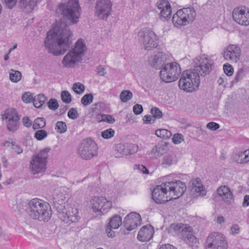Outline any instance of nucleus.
<instances>
[{
	"mask_svg": "<svg viewBox=\"0 0 249 249\" xmlns=\"http://www.w3.org/2000/svg\"><path fill=\"white\" fill-rule=\"evenodd\" d=\"M194 69L184 71L178 81L179 89L186 92L197 90L200 84V75H206L211 71L213 62L205 57L194 60Z\"/></svg>",
	"mask_w": 249,
	"mask_h": 249,
	"instance_id": "1",
	"label": "nucleus"
},
{
	"mask_svg": "<svg viewBox=\"0 0 249 249\" xmlns=\"http://www.w3.org/2000/svg\"><path fill=\"white\" fill-rule=\"evenodd\" d=\"M73 34L64 22L53 24L52 29L48 32V39L51 36L52 41L48 42L49 52L54 55L64 54L70 48Z\"/></svg>",
	"mask_w": 249,
	"mask_h": 249,
	"instance_id": "2",
	"label": "nucleus"
},
{
	"mask_svg": "<svg viewBox=\"0 0 249 249\" xmlns=\"http://www.w3.org/2000/svg\"><path fill=\"white\" fill-rule=\"evenodd\" d=\"M71 24H76L81 17V8L78 0H62L56 9Z\"/></svg>",
	"mask_w": 249,
	"mask_h": 249,
	"instance_id": "3",
	"label": "nucleus"
},
{
	"mask_svg": "<svg viewBox=\"0 0 249 249\" xmlns=\"http://www.w3.org/2000/svg\"><path fill=\"white\" fill-rule=\"evenodd\" d=\"M136 39L145 50H151L158 45L156 34L150 29L142 28L137 34Z\"/></svg>",
	"mask_w": 249,
	"mask_h": 249,
	"instance_id": "4",
	"label": "nucleus"
},
{
	"mask_svg": "<svg viewBox=\"0 0 249 249\" xmlns=\"http://www.w3.org/2000/svg\"><path fill=\"white\" fill-rule=\"evenodd\" d=\"M112 202L104 196H93L89 202L90 210L97 215L107 213L112 208Z\"/></svg>",
	"mask_w": 249,
	"mask_h": 249,
	"instance_id": "5",
	"label": "nucleus"
},
{
	"mask_svg": "<svg viewBox=\"0 0 249 249\" xmlns=\"http://www.w3.org/2000/svg\"><path fill=\"white\" fill-rule=\"evenodd\" d=\"M28 214L29 217L39 221H44L46 218V206L45 202L37 198L32 199L29 203Z\"/></svg>",
	"mask_w": 249,
	"mask_h": 249,
	"instance_id": "6",
	"label": "nucleus"
},
{
	"mask_svg": "<svg viewBox=\"0 0 249 249\" xmlns=\"http://www.w3.org/2000/svg\"><path fill=\"white\" fill-rule=\"evenodd\" d=\"M181 72L180 67L177 63H167L161 68L160 77L165 82H172L178 78Z\"/></svg>",
	"mask_w": 249,
	"mask_h": 249,
	"instance_id": "7",
	"label": "nucleus"
},
{
	"mask_svg": "<svg viewBox=\"0 0 249 249\" xmlns=\"http://www.w3.org/2000/svg\"><path fill=\"white\" fill-rule=\"evenodd\" d=\"M196 17V12L193 8H183L178 10L172 18V22L175 26H185L192 22Z\"/></svg>",
	"mask_w": 249,
	"mask_h": 249,
	"instance_id": "8",
	"label": "nucleus"
},
{
	"mask_svg": "<svg viewBox=\"0 0 249 249\" xmlns=\"http://www.w3.org/2000/svg\"><path fill=\"white\" fill-rule=\"evenodd\" d=\"M171 229L178 232L180 237L192 248L194 244L196 245L198 243L197 239L193 234L192 228L190 226L181 223L173 224L171 225Z\"/></svg>",
	"mask_w": 249,
	"mask_h": 249,
	"instance_id": "9",
	"label": "nucleus"
},
{
	"mask_svg": "<svg viewBox=\"0 0 249 249\" xmlns=\"http://www.w3.org/2000/svg\"><path fill=\"white\" fill-rule=\"evenodd\" d=\"M78 154L84 160L92 159L97 155L96 143L90 138L84 140L79 146Z\"/></svg>",
	"mask_w": 249,
	"mask_h": 249,
	"instance_id": "10",
	"label": "nucleus"
},
{
	"mask_svg": "<svg viewBox=\"0 0 249 249\" xmlns=\"http://www.w3.org/2000/svg\"><path fill=\"white\" fill-rule=\"evenodd\" d=\"M112 3L110 0H97L94 7V15L100 19L107 20L111 14Z\"/></svg>",
	"mask_w": 249,
	"mask_h": 249,
	"instance_id": "11",
	"label": "nucleus"
},
{
	"mask_svg": "<svg viewBox=\"0 0 249 249\" xmlns=\"http://www.w3.org/2000/svg\"><path fill=\"white\" fill-rule=\"evenodd\" d=\"M47 160V150L44 149L33 157L31 161L30 169L32 174H36L45 171Z\"/></svg>",
	"mask_w": 249,
	"mask_h": 249,
	"instance_id": "12",
	"label": "nucleus"
},
{
	"mask_svg": "<svg viewBox=\"0 0 249 249\" xmlns=\"http://www.w3.org/2000/svg\"><path fill=\"white\" fill-rule=\"evenodd\" d=\"M71 196V191L67 187L61 186L55 189L53 194L55 208H61V206L66 205Z\"/></svg>",
	"mask_w": 249,
	"mask_h": 249,
	"instance_id": "13",
	"label": "nucleus"
},
{
	"mask_svg": "<svg viewBox=\"0 0 249 249\" xmlns=\"http://www.w3.org/2000/svg\"><path fill=\"white\" fill-rule=\"evenodd\" d=\"M165 184L170 200L177 199L181 196L186 190L185 183L180 180L165 182Z\"/></svg>",
	"mask_w": 249,
	"mask_h": 249,
	"instance_id": "14",
	"label": "nucleus"
},
{
	"mask_svg": "<svg viewBox=\"0 0 249 249\" xmlns=\"http://www.w3.org/2000/svg\"><path fill=\"white\" fill-rule=\"evenodd\" d=\"M61 208H56L59 213V217L62 221L67 224L76 222L79 219L77 210L68 204L61 206Z\"/></svg>",
	"mask_w": 249,
	"mask_h": 249,
	"instance_id": "15",
	"label": "nucleus"
},
{
	"mask_svg": "<svg viewBox=\"0 0 249 249\" xmlns=\"http://www.w3.org/2000/svg\"><path fill=\"white\" fill-rule=\"evenodd\" d=\"M207 249H227L225 236L221 233L213 232L207 240Z\"/></svg>",
	"mask_w": 249,
	"mask_h": 249,
	"instance_id": "16",
	"label": "nucleus"
},
{
	"mask_svg": "<svg viewBox=\"0 0 249 249\" xmlns=\"http://www.w3.org/2000/svg\"><path fill=\"white\" fill-rule=\"evenodd\" d=\"M233 20L243 25H249V9L245 6H238L233 9L232 13Z\"/></svg>",
	"mask_w": 249,
	"mask_h": 249,
	"instance_id": "17",
	"label": "nucleus"
},
{
	"mask_svg": "<svg viewBox=\"0 0 249 249\" xmlns=\"http://www.w3.org/2000/svg\"><path fill=\"white\" fill-rule=\"evenodd\" d=\"M168 193L165 182L162 183L154 189L152 194V198L157 203H163L170 200Z\"/></svg>",
	"mask_w": 249,
	"mask_h": 249,
	"instance_id": "18",
	"label": "nucleus"
},
{
	"mask_svg": "<svg viewBox=\"0 0 249 249\" xmlns=\"http://www.w3.org/2000/svg\"><path fill=\"white\" fill-rule=\"evenodd\" d=\"M241 55V50L236 45L228 46L224 52V57L226 60L231 63L237 62Z\"/></svg>",
	"mask_w": 249,
	"mask_h": 249,
	"instance_id": "19",
	"label": "nucleus"
},
{
	"mask_svg": "<svg viewBox=\"0 0 249 249\" xmlns=\"http://www.w3.org/2000/svg\"><path fill=\"white\" fill-rule=\"evenodd\" d=\"M82 60V59L80 57L70 50L63 57L61 64L64 68H72Z\"/></svg>",
	"mask_w": 249,
	"mask_h": 249,
	"instance_id": "20",
	"label": "nucleus"
},
{
	"mask_svg": "<svg viewBox=\"0 0 249 249\" xmlns=\"http://www.w3.org/2000/svg\"><path fill=\"white\" fill-rule=\"evenodd\" d=\"M141 223L140 215L136 213L128 214L124 218V224L127 231H131L137 228Z\"/></svg>",
	"mask_w": 249,
	"mask_h": 249,
	"instance_id": "21",
	"label": "nucleus"
},
{
	"mask_svg": "<svg viewBox=\"0 0 249 249\" xmlns=\"http://www.w3.org/2000/svg\"><path fill=\"white\" fill-rule=\"evenodd\" d=\"M167 60L166 54L163 52H158L148 58L149 64L153 68L159 69L162 68Z\"/></svg>",
	"mask_w": 249,
	"mask_h": 249,
	"instance_id": "22",
	"label": "nucleus"
},
{
	"mask_svg": "<svg viewBox=\"0 0 249 249\" xmlns=\"http://www.w3.org/2000/svg\"><path fill=\"white\" fill-rule=\"evenodd\" d=\"M157 6L160 10V18L166 20L171 15V9L169 2L167 0H160L157 2Z\"/></svg>",
	"mask_w": 249,
	"mask_h": 249,
	"instance_id": "23",
	"label": "nucleus"
},
{
	"mask_svg": "<svg viewBox=\"0 0 249 249\" xmlns=\"http://www.w3.org/2000/svg\"><path fill=\"white\" fill-rule=\"evenodd\" d=\"M217 192L226 204L229 205L234 202L233 196L228 186L224 185L219 187Z\"/></svg>",
	"mask_w": 249,
	"mask_h": 249,
	"instance_id": "24",
	"label": "nucleus"
},
{
	"mask_svg": "<svg viewBox=\"0 0 249 249\" xmlns=\"http://www.w3.org/2000/svg\"><path fill=\"white\" fill-rule=\"evenodd\" d=\"M167 150V143L160 142L156 144L151 150L149 155L153 159H157L162 156Z\"/></svg>",
	"mask_w": 249,
	"mask_h": 249,
	"instance_id": "25",
	"label": "nucleus"
},
{
	"mask_svg": "<svg viewBox=\"0 0 249 249\" xmlns=\"http://www.w3.org/2000/svg\"><path fill=\"white\" fill-rule=\"evenodd\" d=\"M154 233V229L151 225L144 226L139 231L138 239L142 242L148 241L152 238Z\"/></svg>",
	"mask_w": 249,
	"mask_h": 249,
	"instance_id": "26",
	"label": "nucleus"
},
{
	"mask_svg": "<svg viewBox=\"0 0 249 249\" xmlns=\"http://www.w3.org/2000/svg\"><path fill=\"white\" fill-rule=\"evenodd\" d=\"M71 50L83 59V57L87 52V47L85 41L82 38H79L75 43L74 47Z\"/></svg>",
	"mask_w": 249,
	"mask_h": 249,
	"instance_id": "27",
	"label": "nucleus"
},
{
	"mask_svg": "<svg viewBox=\"0 0 249 249\" xmlns=\"http://www.w3.org/2000/svg\"><path fill=\"white\" fill-rule=\"evenodd\" d=\"M118 148H119L118 150L124 155L134 154L138 151L139 148L138 145L134 144H129L126 146L123 144H119Z\"/></svg>",
	"mask_w": 249,
	"mask_h": 249,
	"instance_id": "28",
	"label": "nucleus"
},
{
	"mask_svg": "<svg viewBox=\"0 0 249 249\" xmlns=\"http://www.w3.org/2000/svg\"><path fill=\"white\" fill-rule=\"evenodd\" d=\"M177 162L176 156L174 154H169L163 157L161 165L163 168H167Z\"/></svg>",
	"mask_w": 249,
	"mask_h": 249,
	"instance_id": "29",
	"label": "nucleus"
},
{
	"mask_svg": "<svg viewBox=\"0 0 249 249\" xmlns=\"http://www.w3.org/2000/svg\"><path fill=\"white\" fill-rule=\"evenodd\" d=\"M192 191L199 193L200 195L204 196L205 194V192L204 190V188L201 184V180L198 178H195L192 180Z\"/></svg>",
	"mask_w": 249,
	"mask_h": 249,
	"instance_id": "30",
	"label": "nucleus"
},
{
	"mask_svg": "<svg viewBox=\"0 0 249 249\" xmlns=\"http://www.w3.org/2000/svg\"><path fill=\"white\" fill-rule=\"evenodd\" d=\"M37 1V0H19L21 6L27 13H29L33 10Z\"/></svg>",
	"mask_w": 249,
	"mask_h": 249,
	"instance_id": "31",
	"label": "nucleus"
},
{
	"mask_svg": "<svg viewBox=\"0 0 249 249\" xmlns=\"http://www.w3.org/2000/svg\"><path fill=\"white\" fill-rule=\"evenodd\" d=\"M235 160L239 163H246L249 161V149L238 152L235 157Z\"/></svg>",
	"mask_w": 249,
	"mask_h": 249,
	"instance_id": "32",
	"label": "nucleus"
},
{
	"mask_svg": "<svg viewBox=\"0 0 249 249\" xmlns=\"http://www.w3.org/2000/svg\"><path fill=\"white\" fill-rule=\"evenodd\" d=\"M2 118L8 120H19V116L16 109L13 108L7 109L2 116Z\"/></svg>",
	"mask_w": 249,
	"mask_h": 249,
	"instance_id": "33",
	"label": "nucleus"
},
{
	"mask_svg": "<svg viewBox=\"0 0 249 249\" xmlns=\"http://www.w3.org/2000/svg\"><path fill=\"white\" fill-rule=\"evenodd\" d=\"M109 223L107 226L113 229H117L121 226L122 221V218L119 215H115L108 219Z\"/></svg>",
	"mask_w": 249,
	"mask_h": 249,
	"instance_id": "34",
	"label": "nucleus"
},
{
	"mask_svg": "<svg viewBox=\"0 0 249 249\" xmlns=\"http://www.w3.org/2000/svg\"><path fill=\"white\" fill-rule=\"evenodd\" d=\"M155 134L157 137L164 139H169L172 136L171 132L165 129L157 130Z\"/></svg>",
	"mask_w": 249,
	"mask_h": 249,
	"instance_id": "35",
	"label": "nucleus"
},
{
	"mask_svg": "<svg viewBox=\"0 0 249 249\" xmlns=\"http://www.w3.org/2000/svg\"><path fill=\"white\" fill-rule=\"evenodd\" d=\"M46 97L43 94H38L35 97L33 101V104L36 108L40 107L45 103Z\"/></svg>",
	"mask_w": 249,
	"mask_h": 249,
	"instance_id": "36",
	"label": "nucleus"
},
{
	"mask_svg": "<svg viewBox=\"0 0 249 249\" xmlns=\"http://www.w3.org/2000/svg\"><path fill=\"white\" fill-rule=\"evenodd\" d=\"M19 120H8L6 121V126L9 131L15 132L18 129Z\"/></svg>",
	"mask_w": 249,
	"mask_h": 249,
	"instance_id": "37",
	"label": "nucleus"
},
{
	"mask_svg": "<svg viewBox=\"0 0 249 249\" xmlns=\"http://www.w3.org/2000/svg\"><path fill=\"white\" fill-rule=\"evenodd\" d=\"M21 74L20 71L14 70H11L10 73V79L12 82L17 83L21 78Z\"/></svg>",
	"mask_w": 249,
	"mask_h": 249,
	"instance_id": "38",
	"label": "nucleus"
},
{
	"mask_svg": "<svg viewBox=\"0 0 249 249\" xmlns=\"http://www.w3.org/2000/svg\"><path fill=\"white\" fill-rule=\"evenodd\" d=\"M132 96V93L130 91L125 90L121 92L120 95V98L122 102H126L130 100Z\"/></svg>",
	"mask_w": 249,
	"mask_h": 249,
	"instance_id": "39",
	"label": "nucleus"
},
{
	"mask_svg": "<svg viewBox=\"0 0 249 249\" xmlns=\"http://www.w3.org/2000/svg\"><path fill=\"white\" fill-rule=\"evenodd\" d=\"M45 125V120L43 118H38L35 120L33 124V127L34 129H37L43 128Z\"/></svg>",
	"mask_w": 249,
	"mask_h": 249,
	"instance_id": "40",
	"label": "nucleus"
},
{
	"mask_svg": "<svg viewBox=\"0 0 249 249\" xmlns=\"http://www.w3.org/2000/svg\"><path fill=\"white\" fill-rule=\"evenodd\" d=\"M61 98L62 101L66 104H70L72 100L71 96L67 90H64L61 92Z\"/></svg>",
	"mask_w": 249,
	"mask_h": 249,
	"instance_id": "41",
	"label": "nucleus"
},
{
	"mask_svg": "<svg viewBox=\"0 0 249 249\" xmlns=\"http://www.w3.org/2000/svg\"><path fill=\"white\" fill-rule=\"evenodd\" d=\"M55 129L59 133H63L67 131V126L65 122L59 121L56 124Z\"/></svg>",
	"mask_w": 249,
	"mask_h": 249,
	"instance_id": "42",
	"label": "nucleus"
},
{
	"mask_svg": "<svg viewBox=\"0 0 249 249\" xmlns=\"http://www.w3.org/2000/svg\"><path fill=\"white\" fill-rule=\"evenodd\" d=\"M72 89L77 94H80L85 90V86L81 83H75L73 85Z\"/></svg>",
	"mask_w": 249,
	"mask_h": 249,
	"instance_id": "43",
	"label": "nucleus"
},
{
	"mask_svg": "<svg viewBox=\"0 0 249 249\" xmlns=\"http://www.w3.org/2000/svg\"><path fill=\"white\" fill-rule=\"evenodd\" d=\"M93 99V96L92 94H87L82 98L81 103L84 106H86L91 103Z\"/></svg>",
	"mask_w": 249,
	"mask_h": 249,
	"instance_id": "44",
	"label": "nucleus"
},
{
	"mask_svg": "<svg viewBox=\"0 0 249 249\" xmlns=\"http://www.w3.org/2000/svg\"><path fill=\"white\" fill-rule=\"evenodd\" d=\"M115 134V131L112 128H108L102 132V136L105 139H109L113 137Z\"/></svg>",
	"mask_w": 249,
	"mask_h": 249,
	"instance_id": "45",
	"label": "nucleus"
},
{
	"mask_svg": "<svg viewBox=\"0 0 249 249\" xmlns=\"http://www.w3.org/2000/svg\"><path fill=\"white\" fill-rule=\"evenodd\" d=\"M48 107L52 110H56L59 107V104L56 99L54 98L51 99L48 102Z\"/></svg>",
	"mask_w": 249,
	"mask_h": 249,
	"instance_id": "46",
	"label": "nucleus"
},
{
	"mask_svg": "<svg viewBox=\"0 0 249 249\" xmlns=\"http://www.w3.org/2000/svg\"><path fill=\"white\" fill-rule=\"evenodd\" d=\"M34 99L33 94L30 92H25L22 96V100L25 103H33Z\"/></svg>",
	"mask_w": 249,
	"mask_h": 249,
	"instance_id": "47",
	"label": "nucleus"
},
{
	"mask_svg": "<svg viewBox=\"0 0 249 249\" xmlns=\"http://www.w3.org/2000/svg\"><path fill=\"white\" fill-rule=\"evenodd\" d=\"M151 113L155 119H160L162 117V113L157 107H154L151 108Z\"/></svg>",
	"mask_w": 249,
	"mask_h": 249,
	"instance_id": "48",
	"label": "nucleus"
},
{
	"mask_svg": "<svg viewBox=\"0 0 249 249\" xmlns=\"http://www.w3.org/2000/svg\"><path fill=\"white\" fill-rule=\"evenodd\" d=\"M172 141L176 144H179L184 141V136L181 134H175L172 138Z\"/></svg>",
	"mask_w": 249,
	"mask_h": 249,
	"instance_id": "49",
	"label": "nucleus"
},
{
	"mask_svg": "<svg viewBox=\"0 0 249 249\" xmlns=\"http://www.w3.org/2000/svg\"><path fill=\"white\" fill-rule=\"evenodd\" d=\"M100 116L101 117V121L106 122L108 123L113 124L115 121L114 117L110 115L102 114Z\"/></svg>",
	"mask_w": 249,
	"mask_h": 249,
	"instance_id": "50",
	"label": "nucleus"
},
{
	"mask_svg": "<svg viewBox=\"0 0 249 249\" xmlns=\"http://www.w3.org/2000/svg\"><path fill=\"white\" fill-rule=\"evenodd\" d=\"M47 136V133L45 130H40L37 131L35 134V137L37 140H42Z\"/></svg>",
	"mask_w": 249,
	"mask_h": 249,
	"instance_id": "51",
	"label": "nucleus"
},
{
	"mask_svg": "<svg viewBox=\"0 0 249 249\" xmlns=\"http://www.w3.org/2000/svg\"><path fill=\"white\" fill-rule=\"evenodd\" d=\"M94 106L95 107L93 108V110L94 111H102L106 109V105L103 102H99L96 103L94 105Z\"/></svg>",
	"mask_w": 249,
	"mask_h": 249,
	"instance_id": "52",
	"label": "nucleus"
},
{
	"mask_svg": "<svg viewBox=\"0 0 249 249\" xmlns=\"http://www.w3.org/2000/svg\"><path fill=\"white\" fill-rule=\"evenodd\" d=\"M223 70L225 74L228 76L232 75L233 73V69L230 64H227L224 65Z\"/></svg>",
	"mask_w": 249,
	"mask_h": 249,
	"instance_id": "53",
	"label": "nucleus"
},
{
	"mask_svg": "<svg viewBox=\"0 0 249 249\" xmlns=\"http://www.w3.org/2000/svg\"><path fill=\"white\" fill-rule=\"evenodd\" d=\"M68 117L72 120H74L78 117L77 110L75 108H71L68 113Z\"/></svg>",
	"mask_w": 249,
	"mask_h": 249,
	"instance_id": "54",
	"label": "nucleus"
},
{
	"mask_svg": "<svg viewBox=\"0 0 249 249\" xmlns=\"http://www.w3.org/2000/svg\"><path fill=\"white\" fill-rule=\"evenodd\" d=\"M244 76V72L243 69H239L238 70L236 73V75L233 82L236 83L241 79H242Z\"/></svg>",
	"mask_w": 249,
	"mask_h": 249,
	"instance_id": "55",
	"label": "nucleus"
},
{
	"mask_svg": "<svg viewBox=\"0 0 249 249\" xmlns=\"http://www.w3.org/2000/svg\"><path fill=\"white\" fill-rule=\"evenodd\" d=\"M143 120L144 124H152L155 122V119L152 115H145L143 117Z\"/></svg>",
	"mask_w": 249,
	"mask_h": 249,
	"instance_id": "56",
	"label": "nucleus"
},
{
	"mask_svg": "<svg viewBox=\"0 0 249 249\" xmlns=\"http://www.w3.org/2000/svg\"><path fill=\"white\" fill-rule=\"evenodd\" d=\"M219 124L215 122H210L207 125V127L212 131H215L219 128Z\"/></svg>",
	"mask_w": 249,
	"mask_h": 249,
	"instance_id": "57",
	"label": "nucleus"
},
{
	"mask_svg": "<svg viewBox=\"0 0 249 249\" xmlns=\"http://www.w3.org/2000/svg\"><path fill=\"white\" fill-rule=\"evenodd\" d=\"M133 110L136 115H139L142 112L143 108L141 105L136 104L134 106Z\"/></svg>",
	"mask_w": 249,
	"mask_h": 249,
	"instance_id": "58",
	"label": "nucleus"
},
{
	"mask_svg": "<svg viewBox=\"0 0 249 249\" xmlns=\"http://www.w3.org/2000/svg\"><path fill=\"white\" fill-rule=\"evenodd\" d=\"M240 232V228L238 224H235L231 227V233L232 235L238 234Z\"/></svg>",
	"mask_w": 249,
	"mask_h": 249,
	"instance_id": "59",
	"label": "nucleus"
},
{
	"mask_svg": "<svg viewBox=\"0 0 249 249\" xmlns=\"http://www.w3.org/2000/svg\"><path fill=\"white\" fill-rule=\"evenodd\" d=\"M3 2L6 7L11 9L16 5L17 0H3Z\"/></svg>",
	"mask_w": 249,
	"mask_h": 249,
	"instance_id": "60",
	"label": "nucleus"
},
{
	"mask_svg": "<svg viewBox=\"0 0 249 249\" xmlns=\"http://www.w3.org/2000/svg\"><path fill=\"white\" fill-rule=\"evenodd\" d=\"M112 229L108 226H107L106 228V231L108 237L112 238L115 236V232L112 231Z\"/></svg>",
	"mask_w": 249,
	"mask_h": 249,
	"instance_id": "61",
	"label": "nucleus"
},
{
	"mask_svg": "<svg viewBox=\"0 0 249 249\" xmlns=\"http://www.w3.org/2000/svg\"><path fill=\"white\" fill-rule=\"evenodd\" d=\"M22 123L24 125L27 127L31 126L32 125V122L28 117H24L22 119Z\"/></svg>",
	"mask_w": 249,
	"mask_h": 249,
	"instance_id": "62",
	"label": "nucleus"
},
{
	"mask_svg": "<svg viewBox=\"0 0 249 249\" xmlns=\"http://www.w3.org/2000/svg\"><path fill=\"white\" fill-rule=\"evenodd\" d=\"M249 205V195H245L244 197L243 206L248 207Z\"/></svg>",
	"mask_w": 249,
	"mask_h": 249,
	"instance_id": "63",
	"label": "nucleus"
},
{
	"mask_svg": "<svg viewBox=\"0 0 249 249\" xmlns=\"http://www.w3.org/2000/svg\"><path fill=\"white\" fill-rule=\"evenodd\" d=\"M159 249H177L174 246L170 244L162 245Z\"/></svg>",
	"mask_w": 249,
	"mask_h": 249,
	"instance_id": "64",
	"label": "nucleus"
}]
</instances>
